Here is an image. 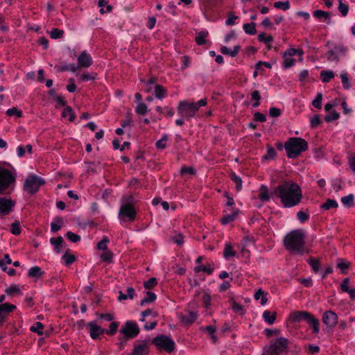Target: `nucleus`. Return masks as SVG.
Instances as JSON below:
<instances>
[{
    "mask_svg": "<svg viewBox=\"0 0 355 355\" xmlns=\"http://www.w3.org/2000/svg\"><path fill=\"white\" fill-rule=\"evenodd\" d=\"M198 315V311H191L187 314L184 315L182 313L178 314V317L180 322L185 325H189L193 323Z\"/></svg>",
    "mask_w": 355,
    "mask_h": 355,
    "instance_id": "ddd939ff",
    "label": "nucleus"
},
{
    "mask_svg": "<svg viewBox=\"0 0 355 355\" xmlns=\"http://www.w3.org/2000/svg\"><path fill=\"white\" fill-rule=\"evenodd\" d=\"M274 6L278 9H282L283 10H287L290 8V3L288 1H277L274 3Z\"/></svg>",
    "mask_w": 355,
    "mask_h": 355,
    "instance_id": "de8ad7c7",
    "label": "nucleus"
},
{
    "mask_svg": "<svg viewBox=\"0 0 355 355\" xmlns=\"http://www.w3.org/2000/svg\"><path fill=\"white\" fill-rule=\"evenodd\" d=\"M120 333L123 334L125 339L137 336L139 333V328L136 322L127 321L120 329Z\"/></svg>",
    "mask_w": 355,
    "mask_h": 355,
    "instance_id": "1a4fd4ad",
    "label": "nucleus"
},
{
    "mask_svg": "<svg viewBox=\"0 0 355 355\" xmlns=\"http://www.w3.org/2000/svg\"><path fill=\"white\" fill-rule=\"evenodd\" d=\"M10 232H12V234H13L15 235L19 234L21 232L19 223L17 222H15V223H12Z\"/></svg>",
    "mask_w": 355,
    "mask_h": 355,
    "instance_id": "0e129e2a",
    "label": "nucleus"
},
{
    "mask_svg": "<svg viewBox=\"0 0 355 355\" xmlns=\"http://www.w3.org/2000/svg\"><path fill=\"white\" fill-rule=\"evenodd\" d=\"M194 270L195 272H201V271H203L207 274H211L212 272H213V269L211 268H209L207 266H196L195 268H194Z\"/></svg>",
    "mask_w": 355,
    "mask_h": 355,
    "instance_id": "13d9d810",
    "label": "nucleus"
},
{
    "mask_svg": "<svg viewBox=\"0 0 355 355\" xmlns=\"http://www.w3.org/2000/svg\"><path fill=\"white\" fill-rule=\"evenodd\" d=\"M119 216L122 219L123 217H128L130 220H133L135 217V211L133 207L130 204H124L121 207Z\"/></svg>",
    "mask_w": 355,
    "mask_h": 355,
    "instance_id": "4468645a",
    "label": "nucleus"
},
{
    "mask_svg": "<svg viewBox=\"0 0 355 355\" xmlns=\"http://www.w3.org/2000/svg\"><path fill=\"white\" fill-rule=\"evenodd\" d=\"M148 348L146 343L139 341L135 345L132 355H145L148 352Z\"/></svg>",
    "mask_w": 355,
    "mask_h": 355,
    "instance_id": "6ab92c4d",
    "label": "nucleus"
},
{
    "mask_svg": "<svg viewBox=\"0 0 355 355\" xmlns=\"http://www.w3.org/2000/svg\"><path fill=\"white\" fill-rule=\"evenodd\" d=\"M274 195L272 193L270 194L268 191V189L265 185H261L259 189V198L262 201H268L271 196Z\"/></svg>",
    "mask_w": 355,
    "mask_h": 355,
    "instance_id": "5701e85b",
    "label": "nucleus"
},
{
    "mask_svg": "<svg viewBox=\"0 0 355 355\" xmlns=\"http://www.w3.org/2000/svg\"><path fill=\"white\" fill-rule=\"evenodd\" d=\"M148 110L147 105L144 103H139L137 105V107L135 109V112L138 114L144 115L146 114Z\"/></svg>",
    "mask_w": 355,
    "mask_h": 355,
    "instance_id": "c03bdc74",
    "label": "nucleus"
},
{
    "mask_svg": "<svg viewBox=\"0 0 355 355\" xmlns=\"http://www.w3.org/2000/svg\"><path fill=\"white\" fill-rule=\"evenodd\" d=\"M251 99L254 102L252 104L253 107H257L260 105L261 96L260 93L257 90H254L251 93Z\"/></svg>",
    "mask_w": 355,
    "mask_h": 355,
    "instance_id": "c9c22d12",
    "label": "nucleus"
},
{
    "mask_svg": "<svg viewBox=\"0 0 355 355\" xmlns=\"http://www.w3.org/2000/svg\"><path fill=\"white\" fill-rule=\"evenodd\" d=\"M339 118V114L336 111H331L329 112V115L325 116V121L327 122H331L332 121H335Z\"/></svg>",
    "mask_w": 355,
    "mask_h": 355,
    "instance_id": "680f3d73",
    "label": "nucleus"
},
{
    "mask_svg": "<svg viewBox=\"0 0 355 355\" xmlns=\"http://www.w3.org/2000/svg\"><path fill=\"white\" fill-rule=\"evenodd\" d=\"M68 251L69 250H67L64 254L62 256V259H64L67 266L72 264L76 260L74 255L68 254Z\"/></svg>",
    "mask_w": 355,
    "mask_h": 355,
    "instance_id": "a18cd8bd",
    "label": "nucleus"
},
{
    "mask_svg": "<svg viewBox=\"0 0 355 355\" xmlns=\"http://www.w3.org/2000/svg\"><path fill=\"white\" fill-rule=\"evenodd\" d=\"M240 49H241V47L239 45L235 46L232 50H230L229 48H227L225 46H223L220 47V52L224 55H227L231 57H234L238 54Z\"/></svg>",
    "mask_w": 355,
    "mask_h": 355,
    "instance_id": "393cba45",
    "label": "nucleus"
},
{
    "mask_svg": "<svg viewBox=\"0 0 355 355\" xmlns=\"http://www.w3.org/2000/svg\"><path fill=\"white\" fill-rule=\"evenodd\" d=\"M288 341L286 338L280 337L277 338L265 351L264 355H280L286 352Z\"/></svg>",
    "mask_w": 355,
    "mask_h": 355,
    "instance_id": "39448f33",
    "label": "nucleus"
},
{
    "mask_svg": "<svg viewBox=\"0 0 355 355\" xmlns=\"http://www.w3.org/2000/svg\"><path fill=\"white\" fill-rule=\"evenodd\" d=\"M322 100V95L321 93H318L315 98L313 101V105L316 108H321V102Z\"/></svg>",
    "mask_w": 355,
    "mask_h": 355,
    "instance_id": "e2e57ef3",
    "label": "nucleus"
},
{
    "mask_svg": "<svg viewBox=\"0 0 355 355\" xmlns=\"http://www.w3.org/2000/svg\"><path fill=\"white\" fill-rule=\"evenodd\" d=\"M92 64V58L89 53L85 51L81 52L78 58V67L79 68H88Z\"/></svg>",
    "mask_w": 355,
    "mask_h": 355,
    "instance_id": "dca6fc26",
    "label": "nucleus"
},
{
    "mask_svg": "<svg viewBox=\"0 0 355 355\" xmlns=\"http://www.w3.org/2000/svg\"><path fill=\"white\" fill-rule=\"evenodd\" d=\"M51 243L53 245L54 251L59 254L61 252L62 248L64 245V240L62 236L56 238H51L50 239Z\"/></svg>",
    "mask_w": 355,
    "mask_h": 355,
    "instance_id": "4be33fe9",
    "label": "nucleus"
},
{
    "mask_svg": "<svg viewBox=\"0 0 355 355\" xmlns=\"http://www.w3.org/2000/svg\"><path fill=\"white\" fill-rule=\"evenodd\" d=\"M89 328L90 337L92 339H97L101 335L105 333L106 329L96 324V322L92 321L87 324Z\"/></svg>",
    "mask_w": 355,
    "mask_h": 355,
    "instance_id": "f8f14e48",
    "label": "nucleus"
},
{
    "mask_svg": "<svg viewBox=\"0 0 355 355\" xmlns=\"http://www.w3.org/2000/svg\"><path fill=\"white\" fill-rule=\"evenodd\" d=\"M43 328L44 325L41 322H37L33 326H32L30 328V330L33 332L37 333L39 335H43Z\"/></svg>",
    "mask_w": 355,
    "mask_h": 355,
    "instance_id": "09e8293b",
    "label": "nucleus"
},
{
    "mask_svg": "<svg viewBox=\"0 0 355 355\" xmlns=\"http://www.w3.org/2000/svg\"><path fill=\"white\" fill-rule=\"evenodd\" d=\"M44 180L35 175H30L26 179L24 184V189L28 193L33 194L36 193L40 187L44 184Z\"/></svg>",
    "mask_w": 355,
    "mask_h": 355,
    "instance_id": "423d86ee",
    "label": "nucleus"
},
{
    "mask_svg": "<svg viewBox=\"0 0 355 355\" xmlns=\"http://www.w3.org/2000/svg\"><path fill=\"white\" fill-rule=\"evenodd\" d=\"M154 92L155 98L162 100L166 97L167 92L166 89L160 85H155L154 87Z\"/></svg>",
    "mask_w": 355,
    "mask_h": 355,
    "instance_id": "b1692460",
    "label": "nucleus"
},
{
    "mask_svg": "<svg viewBox=\"0 0 355 355\" xmlns=\"http://www.w3.org/2000/svg\"><path fill=\"white\" fill-rule=\"evenodd\" d=\"M283 58H284L283 66L284 68H289L294 64L295 60L293 59L291 57H289L284 53Z\"/></svg>",
    "mask_w": 355,
    "mask_h": 355,
    "instance_id": "49530a36",
    "label": "nucleus"
},
{
    "mask_svg": "<svg viewBox=\"0 0 355 355\" xmlns=\"http://www.w3.org/2000/svg\"><path fill=\"white\" fill-rule=\"evenodd\" d=\"M109 243V239L107 237H104L98 244L97 248L98 250L105 251L107 250V243Z\"/></svg>",
    "mask_w": 355,
    "mask_h": 355,
    "instance_id": "6e6d98bb",
    "label": "nucleus"
},
{
    "mask_svg": "<svg viewBox=\"0 0 355 355\" xmlns=\"http://www.w3.org/2000/svg\"><path fill=\"white\" fill-rule=\"evenodd\" d=\"M6 114H7L8 116H13V115H16V116H18V117H21V116H22V112H21V111L18 110L16 107H12V108L8 109V110L6 111Z\"/></svg>",
    "mask_w": 355,
    "mask_h": 355,
    "instance_id": "69168bd1",
    "label": "nucleus"
},
{
    "mask_svg": "<svg viewBox=\"0 0 355 355\" xmlns=\"http://www.w3.org/2000/svg\"><path fill=\"white\" fill-rule=\"evenodd\" d=\"M305 235L302 230H296L288 233L284 243L286 248L295 254H303L305 252Z\"/></svg>",
    "mask_w": 355,
    "mask_h": 355,
    "instance_id": "f03ea898",
    "label": "nucleus"
},
{
    "mask_svg": "<svg viewBox=\"0 0 355 355\" xmlns=\"http://www.w3.org/2000/svg\"><path fill=\"white\" fill-rule=\"evenodd\" d=\"M305 322L312 328L313 333L318 334L320 331L319 320L311 313H309V315L306 318H305Z\"/></svg>",
    "mask_w": 355,
    "mask_h": 355,
    "instance_id": "a211bd4d",
    "label": "nucleus"
},
{
    "mask_svg": "<svg viewBox=\"0 0 355 355\" xmlns=\"http://www.w3.org/2000/svg\"><path fill=\"white\" fill-rule=\"evenodd\" d=\"M76 76L78 77V80L81 82H85L94 79V77L89 73H85L83 74L77 73Z\"/></svg>",
    "mask_w": 355,
    "mask_h": 355,
    "instance_id": "bf43d9fd",
    "label": "nucleus"
},
{
    "mask_svg": "<svg viewBox=\"0 0 355 355\" xmlns=\"http://www.w3.org/2000/svg\"><path fill=\"white\" fill-rule=\"evenodd\" d=\"M236 255V252L233 250L232 245L229 243H226L224 248L223 251V257L225 259H228L231 257H234Z\"/></svg>",
    "mask_w": 355,
    "mask_h": 355,
    "instance_id": "cd10ccee",
    "label": "nucleus"
},
{
    "mask_svg": "<svg viewBox=\"0 0 355 355\" xmlns=\"http://www.w3.org/2000/svg\"><path fill=\"white\" fill-rule=\"evenodd\" d=\"M336 266L337 268H339L343 273H345V271L349 266V263L345 259H338Z\"/></svg>",
    "mask_w": 355,
    "mask_h": 355,
    "instance_id": "58836bf2",
    "label": "nucleus"
},
{
    "mask_svg": "<svg viewBox=\"0 0 355 355\" xmlns=\"http://www.w3.org/2000/svg\"><path fill=\"white\" fill-rule=\"evenodd\" d=\"M320 76L323 83H328L334 77V73L331 71L323 70L320 72Z\"/></svg>",
    "mask_w": 355,
    "mask_h": 355,
    "instance_id": "f704fd0d",
    "label": "nucleus"
},
{
    "mask_svg": "<svg viewBox=\"0 0 355 355\" xmlns=\"http://www.w3.org/2000/svg\"><path fill=\"white\" fill-rule=\"evenodd\" d=\"M177 110L178 114L186 119H189L194 116L197 112L196 107L194 105V102L190 103L185 101H182L179 103Z\"/></svg>",
    "mask_w": 355,
    "mask_h": 355,
    "instance_id": "6e6552de",
    "label": "nucleus"
},
{
    "mask_svg": "<svg viewBox=\"0 0 355 355\" xmlns=\"http://www.w3.org/2000/svg\"><path fill=\"white\" fill-rule=\"evenodd\" d=\"M258 39L260 42H263L265 44H270L273 40V37L270 35H266L264 33H261L258 35Z\"/></svg>",
    "mask_w": 355,
    "mask_h": 355,
    "instance_id": "3c124183",
    "label": "nucleus"
},
{
    "mask_svg": "<svg viewBox=\"0 0 355 355\" xmlns=\"http://www.w3.org/2000/svg\"><path fill=\"white\" fill-rule=\"evenodd\" d=\"M309 312L307 311H295L291 314V321L293 322H300L305 321V318L309 315Z\"/></svg>",
    "mask_w": 355,
    "mask_h": 355,
    "instance_id": "aec40b11",
    "label": "nucleus"
},
{
    "mask_svg": "<svg viewBox=\"0 0 355 355\" xmlns=\"http://www.w3.org/2000/svg\"><path fill=\"white\" fill-rule=\"evenodd\" d=\"M354 200V196L352 193L341 198L342 203L343 205L347 207H351L353 204Z\"/></svg>",
    "mask_w": 355,
    "mask_h": 355,
    "instance_id": "ea45409f",
    "label": "nucleus"
},
{
    "mask_svg": "<svg viewBox=\"0 0 355 355\" xmlns=\"http://www.w3.org/2000/svg\"><path fill=\"white\" fill-rule=\"evenodd\" d=\"M346 48L342 45L336 46L325 54V58L330 62H338L341 57L345 55Z\"/></svg>",
    "mask_w": 355,
    "mask_h": 355,
    "instance_id": "9d476101",
    "label": "nucleus"
},
{
    "mask_svg": "<svg viewBox=\"0 0 355 355\" xmlns=\"http://www.w3.org/2000/svg\"><path fill=\"white\" fill-rule=\"evenodd\" d=\"M313 15L315 18L323 20L327 24L331 23V16L328 12L317 10L313 11Z\"/></svg>",
    "mask_w": 355,
    "mask_h": 355,
    "instance_id": "412c9836",
    "label": "nucleus"
},
{
    "mask_svg": "<svg viewBox=\"0 0 355 355\" xmlns=\"http://www.w3.org/2000/svg\"><path fill=\"white\" fill-rule=\"evenodd\" d=\"M14 205L15 202L10 199L0 198V214L3 215L8 214Z\"/></svg>",
    "mask_w": 355,
    "mask_h": 355,
    "instance_id": "f3484780",
    "label": "nucleus"
},
{
    "mask_svg": "<svg viewBox=\"0 0 355 355\" xmlns=\"http://www.w3.org/2000/svg\"><path fill=\"white\" fill-rule=\"evenodd\" d=\"M156 300V295L154 293L148 291L146 296L141 301L140 304L143 306L145 304H149Z\"/></svg>",
    "mask_w": 355,
    "mask_h": 355,
    "instance_id": "72a5a7b5",
    "label": "nucleus"
},
{
    "mask_svg": "<svg viewBox=\"0 0 355 355\" xmlns=\"http://www.w3.org/2000/svg\"><path fill=\"white\" fill-rule=\"evenodd\" d=\"M284 148L288 157L295 158L301 153L308 149V144L300 137H292L285 143Z\"/></svg>",
    "mask_w": 355,
    "mask_h": 355,
    "instance_id": "7ed1b4c3",
    "label": "nucleus"
},
{
    "mask_svg": "<svg viewBox=\"0 0 355 355\" xmlns=\"http://www.w3.org/2000/svg\"><path fill=\"white\" fill-rule=\"evenodd\" d=\"M338 10L343 16H346L348 13L349 8L346 4L343 3L341 1H339Z\"/></svg>",
    "mask_w": 355,
    "mask_h": 355,
    "instance_id": "338daca9",
    "label": "nucleus"
},
{
    "mask_svg": "<svg viewBox=\"0 0 355 355\" xmlns=\"http://www.w3.org/2000/svg\"><path fill=\"white\" fill-rule=\"evenodd\" d=\"M272 193L280 199L282 205L286 208L297 205L302 198L300 186L291 181L284 182L277 186L274 189Z\"/></svg>",
    "mask_w": 355,
    "mask_h": 355,
    "instance_id": "f257e3e1",
    "label": "nucleus"
},
{
    "mask_svg": "<svg viewBox=\"0 0 355 355\" xmlns=\"http://www.w3.org/2000/svg\"><path fill=\"white\" fill-rule=\"evenodd\" d=\"M62 116L64 118H69V120L70 121H73L75 119V114H74L72 109L71 108V107H69V106L66 107L63 110Z\"/></svg>",
    "mask_w": 355,
    "mask_h": 355,
    "instance_id": "473e14b6",
    "label": "nucleus"
},
{
    "mask_svg": "<svg viewBox=\"0 0 355 355\" xmlns=\"http://www.w3.org/2000/svg\"><path fill=\"white\" fill-rule=\"evenodd\" d=\"M276 157V151L275 150L271 147V146H268V150H267V153L265 156H263V159H275Z\"/></svg>",
    "mask_w": 355,
    "mask_h": 355,
    "instance_id": "864d4df0",
    "label": "nucleus"
},
{
    "mask_svg": "<svg viewBox=\"0 0 355 355\" xmlns=\"http://www.w3.org/2000/svg\"><path fill=\"white\" fill-rule=\"evenodd\" d=\"M43 273L44 272L42 271L39 266H33L28 270V275L30 277L38 279L43 275Z\"/></svg>",
    "mask_w": 355,
    "mask_h": 355,
    "instance_id": "bb28decb",
    "label": "nucleus"
},
{
    "mask_svg": "<svg viewBox=\"0 0 355 355\" xmlns=\"http://www.w3.org/2000/svg\"><path fill=\"white\" fill-rule=\"evenodd\" d=\"M239 211L238 209H236L232 214L224 216L221 219L222 223L223 225H227V223L233 221L234 220H235L236 216L239 215Z\"/></svg>",
    "mask_w": 355,
    "mask_h": 355,
    "instance_id": "c756f323",
    "label": "nucleus"
},
{
    "mask_svg": "<svg viewBox=\"0 0 355 355\" xmlns=\"http://www.w3.org/2000/svg\"><path fill=\"white\" fill-rule=\"evenodd\" d=\"M158 349L164 350L168 353L172 352L175 349V343L169 337L159 335L153 338L152 341Z\"/></svg>",
    "mask_w": 355,
    "mask_h": 355,
    "instance_id": "0eeeda50",
    "label": "nucleus"
},
{
    "mask_svg": "<svg viewBox=\"0 0 355 355\" xmlns=\"http://www.w3.org/2000/svg\"><path fill=\"white\" fill-rule=\"evenodd\" d=\"M340 78H341V81H342L343 87L346 89H349L351 85H350L349 80H348L347 73L346 72H343L340 74Z\"/></svg>",
    "mask_w": 355,
    "mask_h": 355,
    "instance_id": "603ef678",
    "label": "nucleus"
},
{
    "mask_svg": "<svg viewBox=\"0 0 355 355\" xmlns=\"http://www.w3.org/2000/svg\"><path fill=\"white\" fill-rule=\"evenodd\" d=\"M63 224V220L61 218H55L51 223V229L53 232H56L60 230Z\"/></svg>",
    "mask_w": 355,
    "mask_h": 355,
    "instance_id": "c85d7f7f",
    "label": "nucleus"
},
{
    "mask_svg": "<svg viewBox=\"0 0 355 355\" xmlns=\"http://www.w3.org/2000/svg\"><path fill=\"white\" fill-rule=\"evenodd\" d=\"M231 179L236 184V189L237 191H241L242 189V180L241 178L236 175L234 173H231Z\"/></svg>",
    "mask_w": 355,
    "mask_h": 355,
    "instance_id": "a19ab883",
    "label": "nucleus"
},
{
    "mask_svg": "<svg viewBox=\"0 0 355 355\" xmlns=\"http://www.w3.org/2000/svg\"><path fill=\"white\" fill-rule=\"evenodd\" d=\"M168 136L165 134L162 135V137L156 142L155 146L159 149H164L166 146Z\"/></svg>",
    "mask_w": 355,
    "mask_h": 355,
    "instance_id": "79ce46f5",
    "label": "nucleus"
},
{
    "mask_svg": "<svg viewBox=\"0 0 355 355\" xmlns=\"http://www.w3.org/2000/svg\"><path fill=\"white\" fill-rule=\"evenodd\" d=\"M15 309L16 306L15 305L8 303H4L0 305V326L5 322L8 315Z\"/></svg>",
    "mask_w": 355,
    "mask_h": 355,
    "instance_id": "2eb2a0df",
    "label": "nucleus"
},
{
    "mask_svg": "<svg viewBox=\"0 0 355 355\" xmlns=\"http://www.w3.org/2000/svg\"><path fill=\"white\" fill-rule=\"evenodd\" d=\"M243 30L247 34L252 35H254L256 33L255 24L253 22L250 24H245L243 25Z\"/></svg>",
    "mask_w": 355,
    "mask_h": 355,
    "instance_id": "4c0bfd02",
    "label": "nucleus"
},
{
    "mask_svg": "<svg viewBox=\"0 0 355 355\" xmlns=\"http://www.w3.org/2000/svg\"><path fill=\"white\" fill-rule=\"evenodd\" d=\"M349 279L348 278H345L343 279V282L340 284V289L343 292L348 293L350 291L349 288Z\"/></svg>",
    "mask_w": 355,
    "mask_h": 355,
    "instance_id": "774afa93",
    "label": "nucleus"
},
{
    "mask_svg": "<svg viewBox=\"0 0 355 355\" xmlns=\"http://www.w3.org/2000/svg\"><path fill=\"white\" fill-rule=\"evenodd\" d=\"M67 239L73 243H76L80 240V236L71 232H67L66 234Z\"/></svg>",
    "mask_w": 355,
    "mask_h": 355,
    "instance_id": "052dcab7",
    "label": "nucleus"
},
{
    "mask_svg": "<svg viewBox=\"0 0 355 355\" xmlns=\"http://www.w3.org/2000/svg\"><path fill=\"white\" fill-rule=\"evenodd\" d=\"M208 35L207 31H201L196 37V42L198 45H202L206 43L205 38Z\"/></svg>",
    "mask_w": 355,
    "mask_h": 355,
    "instance_id": "e433bc0d",
    "label": "nucleus"
},
{
    "mask_svg": "<svg viewBox=\"0 0 355 355\" xmlns=\"http://www.w3.org/2000/svg\"><path fill=\"white\" fill-rule=\"evenodd\" d=\"M15 175L8 169L0 167V194L6 191L15 182Z\"/></svg>",
    "mask_w": 355,
    "mask_h": 355,
    "instance_id": "20e7f679",
    "label": "nucleus"
},
{
    "mask_svg": "<svg viewBox=\"0 0 355 355\" xmlns=\"http://www.w3.org/2000/svg\"><path fill=\"white\" fill-rule=\"evenodd\" d=\"M338 207V203L336 202V200H331V199H328L325 203H324L322 206H321V208L325 209V210H328L331 208H336Z\"/></svg>",
    "mask_w": 355,
    "mask_h": 355,
    "instance_id": "37998d69",
    "label": "nucleus"
},
{
    "mask_svg": "<svg viewBox=\"0 0 355 355\" xmlns=\"http://www.w3.org/2000/svg\"><path fill=\"white\" fill-rule=\"evenodd\" d=\"M338 315L332 311H327L322 315V322L328 328L333 329L338 323Z\"/></svg>",
    "mask_w": 355,
    "mask_h": 355,
    "instance_id": "9b49d317",
    "label": "nucleus"
},
{
    "mask_svg": "<svg viewBox=\"0 0 355 355\" xmlns=\"http://www.w3.org/2000/svg\"><path fill=\"white\" fill-rule=\"evenodd\" d=\"M263 318L268 324H272L276 319V312L271 313L266 310L263 313Z\"/></svg>",
    "mask_w": 355,
    "mask_h": 355,
    "instance_id": "a878e982",
    "label": "nucleus"
},
{
    "mask_svg": "<svg viewBox=\"0 0 355 355\" xmlns=\"http://www.w3.org/2000/svg\"><path fill=\"white\" fill-rule=\"evenodd\" d=\"M8 295L14 296L15 295H21V292L19 286L16 284H12L5 291Z\"/></svg>",
    "mask_w": 355,
    "mask_h": 355,
    "instance_id": "2f4dec72",
    "label": "nucleus"
},
{
    "mask_svg": "<svg viewBox=\"0 0 355 355\" xmlns=\"http://www.w3.org/2000/svg\"><path fill=\"white\" fill-rule=\"evenodd\" d=\"M266 295L267 294L264 293L261 289H259L254 294V299L256 300H259L260 299V304L263 306L267 303L268 301Z\"/></svg>",
    "mask_w": 355,
    "mask_h": 355,
    "instance_id": "7c9ffc66",
    "label": "nucleus"
},
{
    "mask_svg": "<svg viewBox=\"0 0 355 355\" xmlns=\"http://www.w3.org/2000/svg\"><path fill=\"white\" fill-rule=\"evenodd\" d=\"M113 257L112 253L108 250L103 251V253L101 255V258L103 261H106L107 263L112 262Z\"/></svg>",
    "mask_w": 355,
    "mask_h": 355,
    "instance_id": "8fccbe9b",
    "label": "nucleus"
},
{
    "mask_svg": "<svg viewBox=\"0 0 355 355\" xmlns=\"http://www.w3.org/2000/svg\"><path fill=\"white\" fill-rule=\"evenodd\" d=\"M157 284V279L155 277H151L148 281L144 283V286L146 289L153 288Z\"/></svg>",
    "mask_w": 355,
    "mask_h": 355,
    "instance_id": "5fc2aeb1",
    "label": "nucleus"
},
{
    "mask_svg": "<svg viewBox=\"0 0 355 355\" xmlns=\"http://www.w3.org/2000/svg\"><path fill=\"white\" fill-rule=\"evenodd\" d=\"M64 34V31L62 30H59L58 28H53L50 33L51 38L53 39H59L62 37Z\"/></svg>",
    "mask_w": 355,
    "mask_h": 355,
    "instance_id": "4d7b16f0",
    "label": "nucleus"
}]
</instances>
